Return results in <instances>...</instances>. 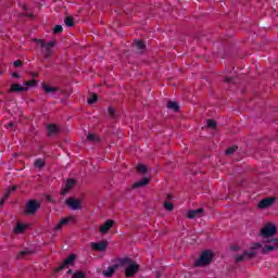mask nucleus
<instances>
[{
    "label": "nucleus",
    "mask_w": 278,
    "mask_h": 278,
    "mask_svg": "<svg viewBox=\"0 0 278 278\" xmlns=\"http://www.w3.org/2000/svg\"><path fill=\"white\" fill-rule=\"evenodd\" d=\"M140 270V265L132 263L125 269L126 277H134Z\"/></svg>",
    "instance_id": "obj_11"
},
{
    "label": "nucleus",
    "mask_w": 278,
    "mask_h": 278,
    "mask_svg": "<svg viewBox=\"0 0 278 278\" xmlns=\"http://www.w3.org/2000/svg\"><path fill=\"white\" fill-rule=\"evenodd\" d=\"M276 201L277 198L275 197L265 198L257 203V207L258 210H268V207H271Z\"/></svg>",
    "instance_id": "obj_7"
},
{
    "label": "nucleus",
    "mask_w": 278,
    "mask_h": 278,
    "mask_svg": "<svg viewBox=\"0 0 278 278\" xmlns=\"http://www.w3.org/2000/svg\"><path fill=\"white\" fill-rule=\"evenodd\" d=\"M77 256L75 254H71L67 258L63 261V263L56 267V273H60V270H64V268H68V266H73L75 264V260Z\"/></svg>",
    "instance_id": "obj_8"
},
{
    "label": "nucleus",
    "mask_w": 278,
    "mask_h": 278,
    "mask_svg": "<svg viewBox=\"0 0 278 278\" xmlns=\"http://www.w3.org/2000/svg\"><path fill=\"white\" fill-rule=\"evenodd\" d=\"M25 229H27V224H21L18 223L14 229L15 233H24Z\"/></svg>",
    "instance_id": "obj_25"
},
{
    "label": "nucleus",
    "mask_w": 278,
    "mask_h": 278,
    "mask_svg": "<svg viewBox=\"0 0 278 278\" xmlns=\"http://www.w3.org/2000/svg\"><path fill=\"white\" fill-rule=\"evenodd\" d=\"M112 227H114V220L109 219L103 225L100 226L99 231H100V233H108V231H110V229H112Z\"/></svg>",
    "instance_id": "obj_15"
},
{
    "label": "nucleus",
    "mask_w": 278,
    "mask_h": 278,
    "mask_svg": "<svg viewBox=\"0 0 278 278\" xmlns=\"http://www.w3.org/2000/svg\"><path fill=\"white\" fill-rule=\"evenodd\" d=\"M64 23L67 27H73V25H75V20L71 16H66Z\"/></svg>",
    "instance_id": "obj_29"
},
{
    "label": "nucleus",
    "mask_w": 278,
    "mask_h": 278,
    "mask_svg": "<svg viewBox=\"0 0 278 278\" xmlns=\"http://www.w3.org/2000/svg\"><path fill=\"white\" fill-rule=\"evenodd\" d=\"M48 136H58L60 134V127L55 124L48 125Z\"/></svg>",
    "instance_id": "obj_19"
},
{
    "label": "nucleus",
    "mask_w": 278,
    "mask_h": 278,
    "mask_svg": "<svg viewBox=\"0 0 278 278\" xmlns=\"http://www.w3.org/2000/svg\"><path fill=\"white\" fill-rule=\"evenodd\" d=\"M77 219L75 216H68L65 218H62L54 227V231H62V227H66V225H75Z\"/></svg>",
    "instance_id": "obj_6"
},
{
    "label": "nucleus",
    "mask_w": 278,
    "mask_h": 278,
    "mask_svg": "<svg viewBox=\"0 0 278 278\" xmlns=\"http://www.w3.org/2000/svg\"><path fill=\"white\" fill-rule=\"evenodd\" d=\"M40 202H38V200H29L25 206V214H27L28 216H34V214L38 212Z\"/></svg>",
    "instance_id": "obj_4"
},
{
    "label": "nucleus",
    "mask_w": 278,
    "mask_h": 278,
    "mask_svg": "<svg viewBox=\"0 0 278 278\" xmlns=\"http://www.w3.org/2000/svg\"><path fill=\"white\" fill-rule=\"evenodd\" d=\"M62 31H64V28L62 27V25H56L53 29L54 34H62Z\"/></svg>",
    "instance_id": "obj_36"
},
{
    "label": "nucleus",
    "mask_w": 278,
    "mask_h": 278,
    "mask_svg": "<svg viewBox=\"0 0 278 278\" xmlns=\"http://www.w3.org/2000/svg\"><path fill=\"white\" fill-rule=\"evenodd\" d=\"M23 9H24V10H28V8H27V5H26V4H24V5H23Z\"/></svg>",
    "instance_id": "obj_47"
},
{
    "label": "nucleus",
    "mask_w": 278,
    "mask_h": 278,
    "mask_svg": "<svg viewBox=\"0 0 278 278\" xmlns=\"http://www.w3.org/2000/svg\"><path fill=\"white\" fill-rule=\"evenodd\" d=\"M212 260H214V253L210 250H205L195 262V266H208V264H212Z\"/></svg>",
    "instance_id": "obj_3"
},
{
    "label": "nucleus",
    "mask_w": 278,
    "mask_h": 278,
    "mask_svg": "<svg viewBox=\"0 0 278 278\" xmlns=\"http://www.w3.org/2000/svg\"><path fill=\"white\" fill-rule=\"evenodd\" d=\"M167 108L168 110H173L174 112H179V104L177 102H167Z\"/></svg>",
    "instance_id": "obj_27"
},
{
    "label": "nucleus",
    "mask_w": 278,
    "mask_h": 278,
    "mask_svg": "<svg viewBox=\"0 0 278 278\" xmlns=\"http://www.w3.org/2000/svg\"><path fill=\"white\" fill-rule=\"evenodd\" d=\"M137 173H140L141 175H151L153 173V168L140 164L137 166Z\"/></svg>",
    "instance_id": "obj_17"
},
{
    "label": "nucleus",
    "mask_w": 278,
    "mask_h": 278,
    "mask_svg": "<svg viewBox=\"0 0 278 278\" xmlns=\"http://www.w3.org/2000/svg\"><path fill=\"white\" fill-rule=\"evenodd\" d=\"M67 275H73V269H68Z\"/></svg>",
    "instance_id": "obj_46"
},
{
    "label": "nucleus",
    "mask_w": 278,
    "mask_h": 278,
    "mask_svg": "<svg viewBox=\"0 0 278 278\" xmlns=\"http://www.w3.org/2000/svg\"><path fill=\"white\" fill-rule=\"evenodd\" d=\"M118 264H119V266H129V265L134 264V261L129 257H124V258L118 260Z\"/></svg>",
    "instance_id": "obj_26"
},
{
    "label": "nucleus",
    "mask_w": 278,
    "mask_h": 278,
    "mask_svg": "<svg viewBox=\"0 0 278 278\" xmlns=\"http://www.w3.org/2000/svg\"><path fill=\"white\" fill-rule=\"evenodd\" d=\"M230 249H231V251H239L240 247H238V245H232Z\"/></svg>",
    "instance_id": "obj_42"
},
{
    "label": "nucleus",
    "mask_w": 278,
    "mask_h": 278,
    "mask_svg": "<svg viewBox=\"0 0 278 278\" xmlns=\"http://www.w3.org/2000/svg\"><path fill=\"white\" fill-rule=\"evenodd\" d=\"M46 201H48V203H55V200H53L51 195H46Z\"/></svg>",
    "instance_id": "obj_39"
},
{
    "label": "nucleus",
    "mask_w": 278,
    "mask_h": 278,
    "mask_svg": "<svg viewBox=\"0 0 278 278\" xmlns=\"http://www.w3.org/2000/svg\"><path fill=\"white\" fill-rule=\"evenodd\" d=\"M225 81H226V84H231L232 78H231V77H226V78H225Z\"/></svg>",
    "instance_id": "obj_41"
},
{
    "label": "nucleus",
    "mask_w": 278,
    "mask_h": 278,
    "mask_svg": "<svg viewBox=\"0 0 278 278\" xmlns=\"http://www.w3.org/2000/svg\"><path fill=\"white\" fill-rule=\"evenodd\" d=\"M17 188L18 187L16 185H13L9 189H7V191L4 192L3 198L0 200V207H2V205L5 203V201H8V199H10V197L12 195L13 192H16Z\"/></svg>",
    "instance_id": "obj_12"
},
{
    "label": "nucleus",
    "mask_w": 278,
    "mask_h": 278,
    "mask_svg": "<svg viewBox=\"0 0 278 278\" xmlns=\"http://www.w3.org/2000/svg\"><path fill=\"white\" fill-rule=\"evenodd\" d=\"M201 216H203V208L191 210L187 212V218L189 219L201 218Z\"/></svg>",
    "instance_id": "obj_14"
},
{
    "label": "nucleus",
    "mask_w": 278,
    "mask_h": 278,
    "mask_svg": "<svg viewBox=\"0 0 278 278\" xmlns=\"http://www.w3.org/2000/svg\"><path fill=\"white\" fill-rule=\"evenodd\" d=\"M73 186H75V179L73 178H68L66 184H65V188L62 190L61 194H66L68 192V190H71V188H73Z\"/></svg>",
    "instance_id": "obj_21"
},
{
    "label": "nucleus",
    "mask_w": 278,
    "mask_h": 278,
    "mask_svg": "<svg viewBox=\"0 0 278 278\" xmlns=\"http://www.w3.org/2000/svg\"><path fill=\"white\" fill-rule=\"evenodd\" d=\"M164 207L167 212H173V210H175V205L172 202H168V201L164 202Z\"/></svg>",
    "instance_id": "obj_31"
},
{
    "label": "nucleus",
    "mask_w": 278,
    "mask_h": 278,
    "mask_svg": "<svg viewBox=\"0 0 278 278\" xmlns=\"http://www.w3.org/2000/svg\"><path fill=\"white\" fill-rule=\"evenodd\" d=\"M24 88H34L36 87V80L31 79L29 81L24 83Z\"/></svg>",
    "instance_id": "obj_33"
},
{
    "label": "nucleus",
    "mask_w": 278,
    "mask_h": 278,
    "mask_svg": "<svg viewBox=\"0 0 278 278\" xmlns=\"http://www.w3.org/2000/svg\"><path fill=\"white\" fill-rule=\"evenodd\" d=\"M135 47L136 49H138L139 53H142V51H144V42H142L141 40H135Z\"/></svg>",
    "instance_id": "obj_28"
},
{
    "label": "nucleus",
    "mask_w": 278,
    "mask_h": 278,
    "mask_svg": "<svg viewBox=\"0 0 278 278\" xmlns=\"http://www.w3.org/2000/svg\"><path fill=\"white\" fill-rule=\"evenodd\" d=\"M118 270V265L109 266L105 270L102 271L103 277H113L114 273Z\"/></svg>",
    "instance_id": "obj_18"
},
{
    "label": "nucleus",
    "mask_w": 278,
    "mask_h": 278,
    "mask_svg": "<svg viewBox=\"0 0 278 278\" xmlns=\"http://www.w3.org/2000/svg\"><path fill=\"white\" fill-rule=\"evenodd\" d=\"M277 235V226L275 224H266L261 229V236L264 238H273V236Z\"/></svg>",
    "instance_id": "obj_5"
},
{
    "label": "nucleus",
    "mask_w": 278,
    "mask_h": 278,
    "mask_svg": "<svg viewBox=\"0 0 278 278\" xmlns=\"http://www.w3.org/2000/svg\"><path fill=\"white\" fill-rule=\"evenodd\" d=\"M46 162L45 159H36L34 161V167L38 168V170H42V168H45Z\"/></svg>",
    "instance_id": "obj_22"
},
{
    "label": "nucleus",
    "mask_w": 278,
    "mask_h": 278,
    "mask_svg": "<svg viewBox=\"0 0 278 278\" xmlns=\"http://www.w3.org/2000/svg\"><path fill=\"white\" fill-rule=\"evenodd\" d=\"M35 42H38L41 47V53L43 58H51L53 55V48L55 47V41L45 42L42 39H35Z\"/></svg>",
    "instance_id": "obj_1"
},
{
    "label": "nucleus",
    "mask_w": 278,
    "mask_h": 278,
    "mask_svg": "<svg viewBox=\"0 0 278 278\" xmlns=\"http://www.w3.org/2000/svg\"><path fill=\"white\" fill-rule=\"evenodd\" d=\"M166 199H167V201H170V199H173V194L167 193V194H166Z\"/></svg>",
    "instance_id": "obj_43"
},
{
    "label": "nucleus",
    "mask_w": 278,
    "mask_h": 278,
    "mask_svg": "<svg viewBox=\"0 0 278 278\" xmlns=\"http://www.w3.org/2000/svg\"><path fill=\"white\" fill-rule=\"evenodd\" d=\"M206 126L208 129H215L216 128V122L214 119H207L206 121Z\"/></svg>",
    "instance_id": "obj_32"
},
{
    "label": "nucleus",
    "mask_w": 278,
    "mask_h": 278,
    "mask_svg": "<svg viewBox=\"0 0 278 278\" xmlns=\"http://www.w3.org/2000/svg\"><path fill=\"white\" fill-rule=\"evenodd\" d=\"M13 77H16L18 79L21 77V75H18V73L14 72Z\"/></svg>",
    "instance_id": "obj_44"
},
{
    "label": "nucleus",
    "mask_w": 278,
    "mask_h": 278,
    "mask_svg": "<svg viewBox=\"0 0 278 278\" xmlns=\"http://www.w3.org/2000/svg\"><path fill=\"white\" fill-rule=\"evenodd\" d=\"M267 242H269V244H266L265 247L262 248V253L266 254V253H270V251H277L278 249V239H270Z\"/></svg>",
    "instance_id": "obj_10"
},
{
    "label": "nucleus",
    "mask_w": 278,
    "mask_h": 278,
    "mask_svg": "<svg viewBox=\"0 0 278 278\" xmlns=\"http://www.w3.org/2000/svg\"><path fill=\"white\" fill-rule=\"evenodd\" d=\"M108 112H109V115H110L112 118H114V116H115V114H116V109L110 106V108L108 109Z\"/></svg>",
    "instance_id": "obj_37"
},
{
    "label": "nucleus",
    "mask_w": 278,
    "mask_h": 278,
    "mask_svg": "<svg viewBox=\"0 0 278 278\" xmlns=\"http://www.w3.org/2000/svg\"><path fill=\"white\" fill-rule=\"evenodd\" d=\"M251 251H244L243 254H240L236 257V262H244V260H252V257H255V250L262 249V243L256 242L251 245Z\"/></svg>",
    "instance_id": "obj_2"
},
{
    "label": "nucleus",
    "mask_w": 278,
    "mask_h": 278,
    "mask_svg": "<svg viewBox=\"0 0 278 278\" xmlns=\"http://www.w3.org/2000/svg\"><path fill=\"white\" fill-rule=\"evenodd\" d=\"M7 127H9V128L14 127V123L10 122V123L7 125Z\"/></svg>",
    "instance_id": "obj_45"
},
{
    "label": "nucleus",
    "mask_w": 278,
    "mask_h": 278,
    "mask_svg": "<svg viewBox=\"0 0 278 278\" xmlns=\"http://www.w3.org/2000/svg\"><path fill=\"white\" fill-rule=\"evenodd\" d=\"M151 181L150 177H143L140 180H137L134 185L132 188L136 190V188H144V186H148V184Z\"/></svg>",
    "instance_id": "obj_16"
},
{
    "label": "nucleus",
    "mask_w": 278,
    "mask_h": 278,
    "mask_svg": "<svg viewBox=\"0 0 278 278\" xmlns=\"http://www.w3.org/2000/svg\"><path fill=\"white\" fill-rule=\"evenodd\" d=\"M72 278H86V274L84 271H75Z\"/></svg>",
    "instance_id": "obj_35"
},
{
    "label": "nucleus",
    "mask_w": 278,
    "mask_h": 278,
    "mask_svg": "<svg viewBox=\"0 0 278 278\" xmlns=\"http://www.w3.org/2000/svg\"><path fill=\"white\" fill-rule=\"evenodd\" d=\"M27 90H29V88L23 87L18 84H12L10 92H27Z\"/></svg>",
    "instance_id": "obj_20"
},
{
    "label": "nucleus",
    "mask_w": 278,
    "mask_h": 278,
    "mask_svg": "<svg viewBox=\"0 0 278 278\" xmlns=\"http://www.w3.org/2000/svg\"><path fill=\"white\" fill-rule=\"evenodd\" d=\"M13 65L15 66V67H18V66H22L23 65V62H21V61H15L14 63H13Z\"/></svg>",
    "instance_id": "obj_40"
},
{
    "label": "nucleus",
    "mask_w": 278,
    "mask_h": 278,
    "mask_svg": "<svg viewBox=\"0 0 278 278\" xmlns=\"http://www.w3.org/2000/svg\"><path fill=\"white\" fill-rule=\"evenodd\" d=\"M97 99H98L97 93H93V96H91V98H89V99L87 100V103H88L89 105H92L93 103H97Z\"/></svg>",
    "instance_id": "obj_34"
},
{
    "label": "nucleus",
    "mask_w": 278,
    "mask_h": 278,
    "mask_svg": "<svg viewBox=\"0 0 278 278\" xmlns=\"http://www.w3.org/2000/svg\"><path fill=\"white\" fill-rule=\"evenodd\" d=\"M233 153H236V147L226 150V155H233Z\"/></svg>",
    "instance_id": "obj_38"
},
{
    "label": "nucleus",
    "mask_w": 278,
    "mask_h": 278,
    "mask_svg": "<svg viewBox=\"0 0 278 278\" xmlns=\"http://www.w3.org/2000/svg\"><path fill=\"white\" fill-rule=\"evenodd\" d=\"M90 247H91L92 251L103 252L108 249V241L91 242Z\"/></svg>",
    "instance_id": "obj_13"
},
{
    "label": "nucleus",
    "mask_w": 278,
    "mask_h": 278,
    "mask_svg": "<svg viewBox=\"0 0 278 278\" xmlns=\"http://www.w3.org/2000/svg\"><path fill=\"white\" fill-rule=\"evenodd\" d=\"M87 140H88V142H99V138L94 134L87 135Z\"/></svg>",
    "instance_id": "obj_30"
},
{
    "label": "nucleus",
    "mask_w": 278,
    "mask_h": 278,
    "mask_svg": "<svg viewBox=\"0 0 278 278\" xmlns=\"http://www.w3.org/2000/svg\"><path fill=\"white\" fill-rule=\"evenodd\" d=\"M65 205H67V207L73 211L81 210V201L75 198H67L65 200Z\"/></svg>",
    "instance_id": "obj_9"
},
{
    "label": "nucleus",
    "mask_w": 278,
    "mask_h": 278,
    "mask_svg": "<svg viewBox=\"0 0 278 278\" xmlns=\"http://www.w3.org/2000/svg\"><path fill=\"white\" fill-rule=\"evenodd\" d=\"M27 255H31V251L29 249H24L23 251H20L16 255L17 260H25Z\"/></svg>",
    "instance_id": "obj_23"
},
{
    "label": "nucleus",
    "mask_w": 278,
    "mask_h": 278,
    "mask_svg": "<svg viewBox=\"0 0 278 278\" xmlns=\"http://www.w3.org/2000/svg\"><path fill=\"white\" fill-rule=\"evenodd\" d=\"M42 89L47 94H55L58 92V87H51L49 85H43Z\"/></svg>",
    "instance_id": "obj_24"
}]
</instances>
